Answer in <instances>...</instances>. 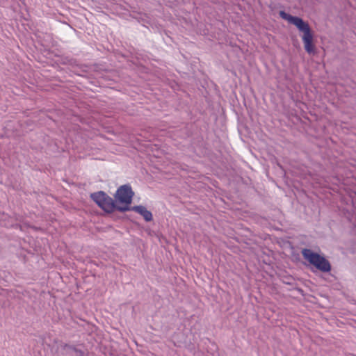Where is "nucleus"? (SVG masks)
<instances>
[{
	"label": "nucleus",
	"mask_w": 356,
	"mask_h": 356,
	"mask_svg": "<svg viewBox=\"0 0 356 356\" xmlns=\"http://www.w3.org/2000/svg\"><path fill=\"white\" fill-rule=\"evenodd\" d=\"M301 253L304 259L318 270L323 273L331 270L330 262L325 257L307 248L302 249Z\"/></svg>",
	"instance_id": "nucleus-3"
},
{
	"label": "nucleus",
	"mask_w": 356,
	"mask_h": 356,
	"mask_svg": "<svg viewBox=\"0 0 356 356\" xmlns=\"http://www.w3.org/2000/svg\"><path fill=\"white\" fill-rule=\"evenodd\" d=\"M90 197L99 208L107 213H112L115 211L125 212L129 209V206L118 205L111 197L102 191L92 193Z\"/></svg>",
	"instance_id": "nucleus-2"
},
{
	"label": "nucleus",
	"mask_w": 356,
	"mask_h": 356,
	"mask_svg": "<svg viewBox=\"0 0 356 356\" xmlns=\"http://www.w3.org/2000/svg\"><path fill=\"white\" fill-rule=\"evenodd\" d=\"M128 211H134L141 215L146 222H150L153 219L152 213L143 205L129 207Z\"/></svg>",
	"instance_id": "nucleus-5"
},
{
	"label": "nucleus",
	"mask_w": 356,
	"mask_h": 356,
	"mask_svg": "<svg viewBox=\"0 0 356 356\" xmlns=\"http://www.w3.org/2000/svg\"><path fill=\"white\" fill-rule=\"evenodd\" d=\"M63 350L65 351V353L67 355H71L72 353H76L78 348H76L74 346L70 345L67 343H63L61 345Z\"/></svg>",
	"instance_id": "nucleus-6"
},
{
	"label": "nucleus",
	"mask_w": 356,
	"mask_h": 356,
	"mask_svg": "<svg viewBox=\"0 0 356 356\" xmlns=\"http://www.w3.org/2000/svg\"><path fill=\"white\" fill-rule=\"evenodd\" d=\"M134 196V192L129 184L120 186L114 195L116 203L125 204V206H129L131 203Z\"/></svg>",
	"instance_id": "nucleus-4"
},
{
	"label": "nucleus",
	"mask_w": 356,
	"mask_h": 356,
	"mask_svg": "<svg viewBox=\"0 0 356 356\" xmlns=\"http://www.w3.org/2000/svg\"><path fill=\"white\" fill-rule=\"evenodd\" d=\"M76 356H88V354H86L84 351L77 349L75 353Z\"/></svg>",
	"instance_id": "nucleus-7"
},
{
	"label": "nucleus",
	"mask_w": 356,
	"mask_h": 356,
	"mask_svg": "<svg viewBox=\"0 0 356 356\" xmlns=\"http://www.w3.org/2000/svg\"><path fill=\"white\" fill-rule=\"evenodd\" d=\"M279 15L281 18L295 25L300 31L303 32L302 37L305 51L309 54L314 53V45L313 44V34L307 22L302 18L292 16L284 10H280Z\"/></svg>",
	"instance_id": "nucleus-1"
}]
</instances>
